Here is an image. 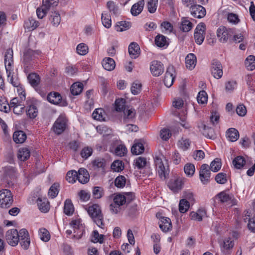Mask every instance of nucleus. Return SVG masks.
<instances>
[{
  "mask_svg": "<svg viewBox=\"0 0 255 255\" xmlns=\"http://www.w3.org/2000/svg\"><path fill=\"white\" fill-rule=\"evenodd\" d=\"M88 212L96 225L102 229H104L103 215L100 207L98 204H93L89 207Z\"/></svg>",
  "mask_w": 255,
  "mask_h": 255,
  "instance_id": "1",
  "label": "nucleus"
},
{
  "mask_svg": "<svg viewBox=\"0 0 255 255\" xmlns=\"http://www.w3.org/2000/svg\"><path fill=\"white\" fill-rule=\"evenodd\" d=\"M13 202V196L10 190L2 189L0 191V207L9 208Z\"/></svg>",
  "mask_w": 255,
  "mask_h": 255,
  "instance_id": "2",
  "label": "nucleus"
},
{
  "mask_svg": "<svg viewBox=\"0 0 255 255\" xmlns=\"http://www.w3.org/2000/svg\"><path fill=\"white\" fill-rule=\"evenodd\" d=\"M154 163L156 170L158 175L162 180H165L169 174L168 166L166 167L164 165L161 158L159 156H156L154 158Z\"/></svg>",
  "mask_w": 255,
  "mask_h": 255,
  "instance_id": "3",
  "label": "nucleus"
},
{
  "mask_svg": "<svg viewBox=\"0 0 255 255\" xmlns=\"http://www.w3.org/2000/svg\"><path fill=\"white\" fill-rule=\"evenodd\" d=\"M67 119L65 115H60L54 123L52 128L54 132L57 134H60L66 129Z\"/></svg>",
  "mask_w": 255,
  "mask_h": 255,
  "instance_id": "4",
  "label": "nucleus"
},
{
  "mask_svg": "<svg viewBox=\"0 0 255 255\" xmlns=\"http://www.w3.org/2000/svg\"><path fill=\"white\" fill-rule=\"evenodd\" d=\"M114 202L110 205V210L113 214H117L121 210L120 206L126 203L124 195L118 194L114 196Z\"/></svg>",
  "mask_w": 255,
  "mask_h": 255,
  "instance_id": "5",
  "label": "nucleus"
},
{
  "mask_svg": "<svg viewBox=\"0 0 255 255\" xmlns=\"http://www.w3.org/2000/svg\"><path fill=\"white\" fill-rule=\"evenodd\" d=\"M205 31L206 25L204 23L201 22L197 25L194 36L197 44L201 45L203 43L205 38Z\"/></svg>",
  "mask_w": 255,
  "mask_h": 255,
  "instance_id": "6",
  "label": "nucleus"
},
{
  "mask_svg": "<svg viewBox=\"0 0 255 255\" xmlns=\"http://www.w3.org/2000/svg\"><path fill=\"white\" fill-rule=\"evenodd\" d=\"M232 30L223 26H220L217 30V36L222 43H226L232 36Z\"/></svg>",
  "mask_w": 255,
  "mask_h": 255,
  "instance_id": "7",
  "label": "nucleus"
},
{
  "mask_svg": "<svg viewBox=\"0 0 255 255\" xmlns=\"http://www.w3.org/2000/svg\"><path fill=\"white\" fill-rule=\"evenodd\" d=\"M5 239L9 245L12 247L16 246L19 242L17 230L14 229L8 230L5 234Z\"/></svg>",
  "mask_w": 255,
  "mask_h": 255,
  "instance_id": "8",
  "label": "nucleus"
},
{
  "mask_svg": "<svg viewBox=\"0 0 255 255\" xmlns=\"http://www.w3.org/2000/svg\"><path fill=\"white\" fill-rule=\"evenodd\" d=\"M47 99L50 103L54 105H59L61 106H66L67 103L65 100L62 99L61 95L57 92H51L47 95Z\"/></svg>",
  "mask_w": 255,
  "mask_h": 255,
  "instance_id": "9",
  "label": "nucleus"
},
{
  "mask_svg": "<svg viewBox=\"0 0 255 255\" xmlns=\"http://www.w3.org/2000/svg\"><path fill=\"white\" fill-rule=\"evenodd\" d=\"M19 242L22 248L27 250L30 245V240L28 231L25 229H21L18 232Z\"/></svg>",
  "mask_w": 255,
  "mask_h": 255,
  "instance_id": "10",
  "label": "nucleus"
},
{
  "mask_svg": "<svg viewBox=\"0 0 255 255\" xmlns=\"http://www.w3.org/2000/svg\"><path fill=\"white\" fill-rule=\"evenodd\" d=\"M71 227L74 229V234L73 238L76 239H80L83 233L84 230L83 227L81 223L80 220H75L71 221L70 223Z\"/></svg>",
  "mask_w": 255,
  "mask_h": 255,
  "instance_id": "11",
  "label": "nucleus"
},
{
  "mask_svg": "<svg viewBox=\"0 0 255 255\" xmlns=\"http://www.w3.org/2000/svg\"><path fill=\"white\" fill-rule=\"evenodd\" d=\"M175 70L172 65H169L167 68L164 76V83L165 85L168 87H170L173 83L175 77Z\"/></svg>",
  "mask_w": 255,
  "mask_h": 255,
  "instance_id": "12",
  "label": "nucleus"
},
{
  "mask_svg": "<svg viewBox=\"0 0 255 255\" xmlns=\"http://www.w3.org/2000/svg\"><path fill=\"white\" fill-rule=\"evenodd\" d=\"M210 170L208 164H203L201 165L199 172V177L203 184H207L209 182L211 176Z\"/></svg>",
  "mask_w": 255,
  "mask_h": 255,
  "instance_id": "13",
  "label": "nucleus"
},
{
  "mask_svg": "<svg viewBox=\"0 0 255 255\" xmlns=\"http://www.w3.org/2000/svg\"><path fill=\"white\" fill-rule=\"evenodd\" d=\"M211 70L214 78L218 79L222 77L223 75L222 65L218 60H213Z\"/></svg>",
  "mask_w": 255,
  "mask_h": 255,
  "instance_id": "14",
  "label": "nucleus"
},
{
  "mask_svg": "<svg viewBox=\"0 0 255 255\" xmlns=\"http://www.w3.org/2000/svg\"><path fill=\"white\" fill-rule=\"evenodd\" d=\"M150 70L154 76H159L164 72V69L161 62L154 60L151 63Z\"/></svg>",
  "mask_w": 255,
  "mask_h": 255,
  "instance_id": "15",
  "label": "nucleus"
},
{
  "mask_svg": "<svg viewBox=\"0 0 255 255\" xmlns=\"http://www.w3.org/2000/svg\"><path fill=\"white\" fill-rule=\"evenodd\" d=\"M190 11L193 16L198 18L204 17L206 13V9L203 6L196 4L190 6Z\"/></svg>",
  "mask_w": 255,
  "mask_h": 255,
  "instance_id": "16",
  "label": "nucleus"
},
{
  "mask_svg": "<svg viewBox=\"0 0 255 255\" xmlns=\"http://www.w3.org/2000/svg\"><path fill=\"white\" fill-rule=\"evenodd\" d=\"M216 198L222 203L230 202L232 205L236 204V200L233 198V196L227 193L226 191H222L218 194Z\"/></svg>",
  "mask_w": 255,
  "mask_h": 255,
  "instance_id": "17",
  "label": "nucleus"
},
{
  "mask_svg": "<svg viewBox=\"0 0 255 255\" xmlns=\"http://www.w3.org/2000/svg\"><path fill=\"white\" fill-rule=\"evenodd\" d=\"M182 181L180 178L171 179L168 184L169 188L174 192L181 190L182 188Z\"/></svg>",
  "mask_w": 255,
  "mask_h": 255,
  "instance_id": "18",
  "label": "nucleus"
},
{
  "mask_svg": "<svg viewBox=\"0 0 255 255\" xmlns=\"http://www.w3.org/2000/svg\"><path fill=\"white\" fill-rule=\"evenodd\" d=\"M123 122L127 124L132 122L135 116V111L134 109H125L124 111Z\"/></svg>",
  "mask_w": 255,
  "mask_h": 255,
  "instance_id": "19",
  "label": "nucleus"
},
{
  "mask_svg": "<svg viewBox=\"0 0 255 255\" xmlns=\"http://www.w3.org/2000/svg\"><path fill=\"white\" fill-rule=\"evenodd\" d=\"M144 5V0H140L134 3L131 7L130 12L133 16H137L139 14L143 9Z\"/></svg>",
  "mask_w": 255,
  "mask_h": 255,
  "instance_id": "20",
  "label": "nucleus"
},
{
  "mask_svg": "<svg viewBox=\"0 0 255 255\" xmlns=\"http://www.w3.org/2000/svg\"><path fill=\"white\" fill-rule=\"evenodd\" d=\"M89 174L88 171L83 168H80L78 170L77 180L82 184L87 183L89 180Z\"/></svg>",
  "mask_w": 255,
  "mask_h": 255,
  "instance_id": "21",
  "label": "nucleus"
},
{
  "mask_svg": "<svg viewBox=\"0 0 255 255\" xmlns=\"http://www.w3.org/2000/svg\"><path fill=\"white\" fill-rule=\"evenodd\" d=\"M128 53L131 58L135 59L140 54V48L135 42H132L128 46Z\"/></svg>",
  "mask_w": 255,
  "mask_h": 255,
  "instance_id": "22",
  "label": "nucleus"
},
{
  "mask_svg": "<svg viewBox=\"0 0 255 255\" xmlns=\"http://www.w3.org/2000/svg\"><path fill=\"white\" fill-rule=\"evenodd\" d=\"M243 219L245 222H248V227L251 232L255 233V217L250 218L248 211H246Z\"/></svg>",
  "mask_w": 255,
  "mask_h": 255,
  "instance_id": "23",
  "label": "nucleus"
},
{
  "mask_svg": "<svg viewBox=\"0 0 255 255\" xmlns=\"http://www.w3.org/2000/svg\"><path fill=\"white\" fill-rule=\"evenodd\" d=\"M159 227L164 232H167L171 230L172 224L171 220L167 217L161 218L160 221H159Z\"/></svg>",
  "mask_w": 255,
  "mask_h": 255,
  "instance_id": "24",
  "label": "nucleus"
},
{
  "mask_svg": "<svg viewBox=\"0 0 255 255\" xmlns=\"http://www.w3.org/2000/svg\"><path fill=\"white\" fill-rule=\"evenodd\" d=\"M13 50L11 48H8L6 50L4 54V64L7 73L8 72V67L13 63Z\"/></svg>",
  "mask_w": 255,
  "mask_h": 255,
  "instance_id": "25",
  "label": "nucleus"
},
{
  "mask_svg": "<svg viewBox=\"0 0 255 255\" xmlns=\"http://www.w3.org/2000/svg\"><path fill=\"white\" fill-rule=\"evenodd\" d=\"M39 26V22L32 17L29 18L24 21V27L29 31L36 29Z\"/></svg>",
  "mask_w": 255,
  "mask_h": 255,
  "instance_id": "26",
  "label": "nucleus"
},
{
  "mask_svg": "<svg viewBox=\"0 0 255 255\" xmlns=\"http://www.w3.org/2000/svg\"><path fill=\"white\" fill-rule=\"evenodd\" d=\"M26 135L22 130H17L13 134V141L16 143H22L26 139Z\"/></svg>",
  "mask_w": 255,
  "mask_h": 255,
  "instance_id": "27",
  "label": "nucleus"
},
{
  "mask_svg": "<svg viewBox=\"0 0 255 255\" xmlns=\"http://www.w3.org/2000/svg\"><path fill=\"white\" fill-rule=\"evenodd\" d=\"M103 68L107 71L114 70L116 66L114 60L111 58L108 57L104 58L102 61Z\"/></svg>",
  "mask_w": 255,
  "mask_h": 255,
  "instance_id": "28",
  "label": "nucleus"
},
{
  "mask_svg": "<svg viewBox=\"0 0 255 255\" xmlns=\"http://www.w3.org/2000/svg\"><path fill=\"white\" fill-rule=\"evenodd\" d=\"M196 63V57L193 53L188 54L185 58V63L187 68L192 70L193 69Z\"/></svg>",
  "mask_w": 255,
  "mask_h": 255,
  "instance_id": "29",
  "label": "nucleus"
},
{
  "mask_svg": "<svg viewBox=\"0 0 255 255\" xmlns=\"http://www.w3.org/2000/svg\"><path fill=\"white\" fill-rule=\"evenodd\" d=\"M49 20L53 26H58L61 22V16L59 12L56 11H51Z\"/></svg>",
  "mask_w": 255,
  "mask_h": 255,
  "instance_id": "30",
  "label": "nucleus"
},
{
  "mask_svg": "<svg viewBox=\"0 0 255 255\" xmlns=\"http://www.w3.org/2000/svg\"><path fill=\"white\" fill-rule=\"evenodd\" d=\"M38 113L37 108L34 104H31L27 107L26 113L29 119H35L37 117Z\"/></svg>",
  "mask_w": 255,
  "mask_h": 255,
  "instance_id": "31",
  "label": "nucleus"
},
{
  "mask_svg": "<svg viewBox=\"0 0 255 255\" xmlns=\"http://www.w3.org/2000/svg\"><path fill=\"white\" fill-rule=\"evenodd\" d=\"M37 204L39 209L42 212L46 213L49 210V204L46 199L38 198L37 200Z\"/></svg>",
  "mask_w": 255,
  "mask_h": 255,
  "instance_id": "32",
  "label": "nucleus"
},
{
  "mask_svg": "<svg viewBox=\"0 0 255 255\" xmlns=\"http://www.w3.org/2000/svg\"><path fill=\"white\" fill-rule=\"evenodd\" d=\"M200 130L206 137L212 138L214 137V130L213 128L204 124H202L200 127Z\"/></svg>",
  "mask_w": 255,
  "mask_h": 255,
  "instance_id": "33",
  "label": "nucleus"
},
{
  "mask_svg": "<svg viewBox=\"0 0 255 255\" xmlns=\"http://www.w3.org/2000/svg\"><path fill=\"white\" fill-rule=\"evenodd\" d=\"M93 119L100 121L106 120V114L103 109L99 108L96 109L92 114Z\"/></svg>",
  "mask_w": 255,
  "mask_h": 255,
  "instance_id": "34",
  "label": "nucleus"
},
{
  "mask_svg": "<svg viewBox=\"0 0 255 255\" xmlns=\"http://www.w3.org/2000/svg\"><path fill=\"white\" fill-rule=\"evenodd\" d=\"M226 135L230 141L234 142L238 139L239 137V132L236 129L230 128L228 130Z\"/></svg>",
  "mask_w": 255,
  "mask_h": 255,
  "instance_id": "35",
  "label": "nucleus"
},
{
  "mask_svg": "<svg viewBox=\"0 0 255 255\" xmlns=\"http://www.w3.org/2000/svg\"><path fill=\"white\" fill-rule=\"evenodd\" d=\"M30 156V151L27 148H20L17 153V157L21 161L26 160Z\"/></svg>",
  "mask_w": 255,
  "mask_h": 255,
  "instance_id": "36",
  "label": "nucleus"
},
{
  "mask_svg": "<svg viewBox=\"0 0 255 255\" xmlns=\"http://www.w3.org/2000/svg\"><path fill=\"white\" fill-rule=\"evenodd\" d=\"M246 67L248 70L253 71L255 69V56H248L245 61Z\"/></svg>",
  "mask_w": 255,
  "mask_h": 255,
  "instance_id": "37",
  "label": "nucleus"
},
{
  "mask_svg": "<svg viewBox=\"0 0 255 255\" xmlns=\"http://www.w3.org/2000/svg\"><path fill=\"white\" fill-rule=\"evenodd\" d=\"M27 79L29 83L33 87L37 86L40 81L39 76L35 73L29 74L27 76Z\"/></svg>",
  "mask_w": 255,
  "mask_h": 255,
  "instance_id": "38",
  "label": "nucleus"
},
{
  "mask_svg": "<svg viewBox=\"0 0 255 255\" xmlns=\"http://www.w3.org/2000/svg\"><path fill=\"white\" fill-rule=\"evenodd\" d=\"M74 211V206L71 200L66 199L64 202V213L68 216H70L73 214Z\"/></svg>",
  "mask_w": 255,
  "mask_h": 255,
  "instance_id": "39",
  "label": "nucleus"
},
{
  "mask_svg": "<svg viewBox=\"0 0 255 255\" xmlns=\"http://www.w3.org/2000/svg\"><path fill=\"white\" fill-rule=\"evenodd\" d=\"M234 243L233 240L231 238H225L222 244H221V248L222 251L229 250L233 248Z\"/></svg>",
  "mask_w": 255,
  "mask_h": 255,
  "instance_id": "40",
  "label": "nucleus"
},
{
  "mask_svg": "<svg viewBox=\"0 0 255 255\" xmlns=\"http://www.w3.org/2000/svg\"><path fill=\"white\" fill-rule=\"evenodd\" d=\"M83 89V85L81 83H75L70 88L71 93L73 95H78Z\"/></svg>",
  "mask_w": 255,
  "mask_h": 255,
  "instance_id": "41",
  "label": "nucleus"
},
{
  "mask_svg": "<svg viewBox=\"0 0 255 255\" xmlns=\"http://www.w3.org/2000/svg\"><path fill=\"white\" fill-rule=\"evenodd\" d=\"M233 164L237 169H241L245 165L246 160L242 156H238L233 160Z\"/></svg>",
  "mask_w": 255,
  "mask_h": 255,
  "instance_id": "42",
  "label": "nucleus"
},
{
  "mask_svg": "<svg viewBox=\"0 0 255 255\" xmlns=\"http://www.w3.org/2000/svg\"><path fill=\"white\" fill-rule=\"evenodd\" d=\"M144 150V147L141 143H137L134 144L131 148V153L135 155H138L143 153Z\"/></svg>",
  "mask_w": 255,
  "mask_h": 255,
  "instance_id": "43",
  "label": "nucleus"
},
{
  "mask_svg": "<svg viewBox=\"0 0 255 255\" xmlns=\"http://www.w3.org/2000/svg\"><path fill=\"white\" fill-rule=\"evenodd\" d=\"M135 164L138 169H142L148 166L149 162L145 157L140 156L135 160Z\"/></svg>",
  "mask_w": 255,
  "mask_h": 255,
  "instance_id": "44",
  "label": "nucleus"
},
{
  "mask_svg": "<svg viewBox=\"0 0 255 255\" xmlns=\"http://www.w3.org/2000/svg\"><path fill=\"white\" fill-rule=\"evenodd\" d=\"M221 159L217 158L211 162L210 165V169L214 172H216L221 169Z\"/></svg>",
  "mask_w": 255,
  "mask_h": 255,
  "instance_id": "45",
  "label": "nucleus"
},
{
  "mask_svg": "<svg viewBox=\"0 0 255 255\" xmlns=\"http://www.w3.org/2000/svg\"><path fill=\"white\" fill-rule=\"evenodd\" d=\"M128 152L127 148L124 144L118 145L115 149L114 153L119 156H124Z\"/></svg>",
  "mask_w": 255,
  "mask_h": 255,
  "instance_id": "46",
  "label": "nucleus"
},
{
  "mask_svg": "<svg viewBox=\"0 0 255 255\" xmlns=\"http://www.w3.org/2000/svg\"><path fill=\"white\" fill-rule=\"evenodd\" d=\"M155 43L158 46L162 47L167 43L166 38L163 35L158 34L155 38Z\"/></svg>",
  "mask_w": 255,
  "mask_h": 255,
  "instance_id": "47",
  "label": "nucleus"
},
{
  "mask_svg": "<svg viewBox=\"0 0 255 255\" xmlns=\"http://www.w3.org/2000/svg\"><path fill=\"white\" fill-rule=\"evenodd\" d=\"M130 26V22L126 21H121L117 22L115 26V29L117 31H123L129 28Z\"/></svg>",
  "mask_w": 255,
  "mask_h": 255,
  "instance_id": "48",
  "label": "nucleus"
},
{
  "mask_svg": "<svg viewBox=\"0 0 255 255\" xmlns=\"http://www.w3.org/2000/svg\"><path fill=\"white\" fill-rule=\"evenodd\" d=\"M91 241L93 243H99L102 244L104 242V235L99 234V232L95 230L93 231Z\"/></svg>",
  "mask_w": 255,
  "mask_h": 255,
  "instance_id": "49",
  "label": "nucleus"
},
{
  "mask_svg": "<svg viewBox=\"0 0 255 255\" xmlns=\"http://www.w3.org/2000/svg\"><path fill=\"white\" fill-rule=\"evenodd\" d=\"M190 207L189 201L183 199H181L179 204V210L182 213H184L187 211Z\"/></svg>",
  "mask_w": 255,
  "mask_h": 255,
  "instance_id": "50",
  "label": "nucleus"
},
{
  "mask_svg": "<svg viewBox=\"0 0 255 255\" xmlns=\"http://www.w3.org/2000/svg\"><path fill=\"white\" fill-rule=\"evenodd\" d=\"M78 171L75 170L69 171L66 175V180L71 183L75 182L77 179Z\"/></svg>",
  "mask_w": 255,
  "mask_h": 255,
  "instance_id": "51",
  "label": "nucleus"
},
{
  "mask_svg": "<svg viewBox=\"0 0 255 255\" xmlns=\"http://www.w3.org/2000/svg\"><path fill=\"white\" fill-rule=\"evenodd\" d=\"M59 185L58 183H54L50 188L48 191V196L51 198H55L59 193Z\"/></svg>",
  "mask_w": 255,
  "mask_h": 255,
  "instance_id": "52",
  "label": "nucleus"
},
{
  "mask_svg": "<svg viewBox=\"0 0 255 255\" xmlns=\"http://www.w3.org/2000/svg\"><path fill=\"white\" fill-rule=\"evenodd\" d=\"M126 100L124 99L121 98L117 99L115 101V109L118 112L123 111L126 109L125 107Z\"/></svg>",
  "mask_w": 255,
  "mask_h": 255,
  "instance_id": "53",
  "label": "nucleus"
},
{
  "mask_svg": "<svg viewBox=\"0 0 255 255\" xmlns=\"http://www.w3.org/2000/svg\"><path fill=\"white\" fill-rule=\"evenodd\" d=\"M180 28L184 32H188L192 28V23L188 19H183Z\"/></svg>",
  "mask_w": 255,
  "mask_h": 255,
  "instance_id": "54",
  "label": "nucleus"
},
{
  "mask_svg": "<svg viewBox=\"0 0 255 255\" xmlns=\"http://www.w3.org/2000/svg\"><path fill=\"white\" fill-rule=\"evenodd\" d=\"M197 100L199 104H206L208 101V95L205 91H201L198 93Z\"/></svg>",
  "mask_w": 255,
  "mask_h": 255,
  "instance_id": "55",
  "label": "nucleus"
},
{
  "mask_svg": "<svg viewBox=\"0 0 255 255\" xmlns=\"http://www.w3.org/2000/svg\"><path fill=\"white\" fill-rule=\"evenodd\" d=\"M39 235L40 239L45 242H48L50 239L49 232L44 228L40 229L39 230Z\"/></svg>",
  "mask_w": 255,
  "mask_h": 255,
  "instance_id": "56",
  "label": "nucleus"
},
{
  "mask_svg": "<svg viewBox=\"0 0 255 255\" xmlns=\"http://www.w3.org/2000/svg\"><path fill=\"white\" fill-rule=\"evenodd\" d=\"M185 173L188 176H192L195 171V168L194 164L192 163H187L184 166Z\"/></svg>",
  "mask_w": 255,
  "mask_h": 255,
  "instance_id": "57",
  "label": "nucleus"
},
{
  "mask_svg": "<svg viewBox=\"0 0 255 255\" xmlns=\"http://www.w3.org/2000/svg\"><path fill=\"white\" fill-rule=\"evenodd\" d=\"M126 183V178L124 176H118L115 180V185L118 188H123Z\"/></svg>",
  "mask_w": 255,
  "mask_h": 255,
  "instance_id": "58",
  "label": "nucleus"
},
{
  "mask_svg": "<svg viewBox=\"0 0 255 255\" xmlns=\"http://www.w3.org/2000/svg\"><path fill=\"white\" fill-rule=\"evenodd\" d=\"M158 4V0H149L147 6L148 11L151 13L155 12Z\"/></svg>",
  "mask_w": 255,
  "mask_h": 255,
  "instance_id": "59",
  "label": "nucleus"
},
{
  "mask_svg": "<svg viewBox=\"0 0 255 255\" xmlns=\"http://www.w3.org/2000/svg\"><path fill=\"white\" fill-rule=\"evenodd\" d=\"M101 19L102 23L105 27L109 28L111 26V18L109 15L106 13H102Z\"/></svg>",
  "mask_w": 255,
  "mask_h": 255,
  "instance_id": "60",
  "label": "nucleus"
},
{
  "mask_svg": "<svg viewBox=\"0 0 255 255\" xmlns=\"http://www.w3.org/2000/svg\"><path fill=\"white\" fill-rule=\"evenodd\" d=\"M49 10V9L47 7L45 6L44 5L42 4V5L40 7H38L36 9L37 17L40 19H42L46 15Z\"/></svg>",
  "mask_w": 255,
  "mask_h": 255,
  "instance_id": "61",
  "label": "nucleus"
},
{
  "mask_svg": "<svg viewBox=\"0 0 255 255\" xmlns=\"http://www.w3.org/2000/svg\"><path fill=\"white\" fill-rule=\"evenodd\" d=\"M123 162L120 160L115 161L111 165V168L115 172H120L124 169Z\"/></svg>",
  "mask_w": 255,
  "mask_h": 255,
  "instance_id": "62",
  "label": "nucleus"
},
{
  "mask_svg": "<svg viewBox=\"0 0 255 255\" xmlns=\"http://www.w3.org/2000/svg\"><path fill=\"white\" fill-rule=\"evenodd\" d=\"M76 50L78 54L85 55L88 52V47L84 43H80L77 45Z\"/></svg>",
  "mask_w": 255,
  "mask_h": 255,
  "instance_id": "63",
  "label": "nucleus"
},
{
  "mask_svg": "<svg viewBox=\"0 0 255 255\" xmlns=\"http://www.w3.org/2000/svg\"><path fill=\"white\" fill-rule=\"evenodd\" d=\"M215 179L219 184H225L227 181V174L223 172L219 173L216 175Z\"/></svg>",
  "mask_w": 255,
  "mask_h": 255,
  "instance_id": "64",
  "label": "nucleus"
}]
</instances>
